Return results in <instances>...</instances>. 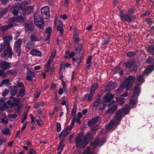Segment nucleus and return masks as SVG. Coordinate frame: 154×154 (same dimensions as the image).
<instances>
[{"mask_svg": "<svg viewBox=\"0 0 154 154\" xmlns=\"http://www.w3.org/2000/svg\"><path fill=\"white\" fill-rule=\"evenodd\" d=\"M130 108L128 105L126 104L121 110L116 112V126L120 124V122L124 116H122L123 113L125 115L127 114L129 112Z\"/></svg>", "mask_w": 154, "mask_h": 154, "instance_id": "obj_1", "label": "nucleus"}, {"mask_svg": "<svg viewBox=\"0 0 154 154\" xmlns=\"http://www.w3.org/2000/svg\"><path fill=\"white\" fill-rule=\"evenodd\" d=\"M154 70V65H152L149 66L143 72L142 74L140 75L137 79V81L139 83H143L145 81L144 76L147 75L151 72Z\"/></svg>", "mask_w": 154, "mask_h": 154, "instance_id": "obj_2", "label": "nucleus"}, {"mask_svg": "<svg viewBox=\"0 0 154 154\" xmlns=\"http://www.w3.org/2000/svg\"><path fill=\"white\" fill-rule=\"evenodd\" d=\"M84 136L82 134H79L76 137L75 143L76 146L79 148H84L88 143V142L84 139Z\"/></svg>", "mask_w": 154, "mask_h": 154, "instance_id": "obj_3", "label": "nucleus"}, {"mask_svg": "<svg viewBox=\"0 0 154 154\" xmlns=\"http://www.w3.org/2000/svg\"><path fill=\"white\" fill-rule=\"evenodd\" d=\"M135 79L134 75H130L125 79L124 82L122 83L125 86L126 91H128L132 87Z\"/></svg>", "mask_w": 154, "mask_h": 154, "instance_id": "obj_4", "label": "nucleus"}, {"mask_svg": "<svg viewBox=\"0 0 154 154\" xmlns=\"http://www.w3.org/2000/svg\"><path fill=\"white\" fill-rule=\"evenodd\" d=\"M35 23L39 28L43 29L44 27V23L42 19L38 14H35L34 16Z\"/></svg>", "mask_w": 154, "mask_h": 154, "instance_id": "obj_5", "label": "nucleus"}, {"mask_svg": "<svg viewBox=\"0 0 154 154\" xmlns=\"http://www.w3.org/2000/svg\"><path fill=\"white\" fill-rule=\"evenodd\" d=\"M12 51L10 46H9V43H7L6 49L5 50L3 53L1 54V56L3 58L8 59V57H12Z\"/></svg>", "mask_w": 154, "mask_h": 154, "instance_id": "obj_6", "label": "nucleus"}, {"mask_svg": "<svg viewBox=\"0 0 154 154\" xmlns=\"http://www.w3.org/2000/svg\"><path fill=\"white\" fill-rule=\"evenodd\" d=\"M22 42V40L20 39H18L16 41L14 44V49L16 52L18 56L20 55L21 53V45Z\"/></svg>", "mask_w": 154, "mask_h": 154, "instance_id": "obj_7", "label": "nucleus"}, {"mask_svg": "<svg viewBox=\"0 0 154 154\" xmlns=\"http://www.w3.org/2000/svg\"><path fill=\"white\" fill-rule=\"evenodd\" d=\"M120 17L123 21H127L128 22L131 21L136 18L135 16H130L129 14H121Z\"/></svg>", "mask_w": 154, "mask_h": 154, "instance_id": "obj_8", "label": "nucleus"}, {"mask_svg": "<svg viewBox=\"0 0 154 154\" xmlns=\"http://www.w3.org/2000/svg\"><path fill=\"white\" fill-rule=\"evenodd\" d=\"M128 94V93L126 92L124 94L121 95L120 97H116V101L118 103L119 105L121 106L125 102V99L124 97H127Z\"/></svg>", "mask_w": 154, "mask_h": 154, "instance_id": "obj_9", "label": "nucleus"}, {"mask_svg": "<svg viewBox=\"0 0 154 154\" xmlns=\"http://www.w3.org/2000/svg\"><path fill=\"white\" fill-rule=\"evenodd\" d=\"M49 8L48 7L46 6L42 8L41 13L44 18L45 19H48L49 17Z\"/></svg>", "mask_w": 154, "mask_h": 154, "instance_id": "obj_10", "label": "nucleus"}, {"mask_svg": "<svg viewBox=\"0 0 154 154\" xmlns=\"http://www.w3.org/2000/svg\"><path fill=\"white\" fill-rule=\"evenodd\" d=\"M0 67L4 70H7L10 69L11 67V63L8 62L1 60L0 63Z\"/></svg>", "mask_w": 154, "mask_h": 154, "instance_id": "obj_11", "label": "nucleus"}, {"mask_svg": "<svg viewBox=\"0 0 154 154\" xmlns=\"http://www.w3.org/2000/svg\"><path fill=\"white\" fill-rule=\"evenodd\" d=\"M140 93V86L138 84H137L134 88V93L132 98L138 97Z\"/></svg>", "mask_w": 154, "mask_h": 154, "instance_id": "obj_12", "label": "nucleus"}, {"mask_svg": "<svg viewBox=\"0 0 154 154\" xmlns=\"http://www.w3.org/2000/svg\"><path fill=\"white\" fill-rule=\"evenodd\" d=\"M35 76L34 73L30 70H28L26 73V80L31 82L32 80V79Z\"/></svg>", "mask_w": 154, "mask_h": 154, "instance_id": "obj_13", "label": "nucleus"}, {"mask_svg": "<svg viewBox=\"0 0 154 154\" xmlns=\"http://www.w3.org/2000/svg\"><path fill=\"white\" fill-rule=\"evenodd\" d=\"M98 98L96 99L93 103L92 106L93 109L95 110L97 109L98 106L100 105L101 102L100 101V95L98 94Z\"/></svg>", "mask_w": 154, "mask_h": 154, "instance_id": "obj_14", "label": "nucleus"}, {"mask_svg": "<svg viewBox=\"0 0 154 154\" xmlns=\"http://www.w3.org/2000/svg\"><path fill=\"white\" fill-rule=\"evenodd\" d=\"M25 30L27 31H32L34 28V25L31 22L25 23Z\"/></svg>", "mask_w": 154, "mask_h": 154, "instance_id": "obj_15", "label": "nucleus"}, {"mask_svg": "<svg viewBox=\"0 0 154 154\" xmlns=\"http://www.w3.org/2000/svg\"><path fill=\"white\" fill-rule=\"evenodd\" d=\"M113 96V95L110 93H107L103 97V102L105 103L109 102L112 99Z\"/></svg>", "mask_w": 154, "mask_h": 154, "instance_id": "obj_16", "label": "nucleus"}, {"mask_svg": "<svg viewBox=\"0 0 154 154\" xmlns=\"http://www.w3.org/2000/svg\"><path fill=\"white\" fill-rule=\"evenodd\" d=\"M116 125V121L115 119L111 120L109 123L106 126V128L107 130H110Z\"/></svg>", "mask_w": 154, "mask_h": 154, "instance_id": "obj_17", "label": "nucleus"}, {"mask_svg": "<svg viewBox=\"0 0 154 154\" xmlns=\"http://www.w3.org/2000/svg\"><path fill=\"white\" fill-rule=\"evenodd\" d=\"M138 97H135L132 98L130 101V105L132 109L135 107L137 105L138 103Z\"/></svg>", "mask_w": 154, "mask_h": 154, "instance_id": "obj_18", "label": "nucleus"}, {"mask_svg": "<svg viewBox=\"0 0 154 154\" xmlns=\"http://www.w3.org/2000/svg\"><path fill=\"white\" fill-rule=\"evenodd\" d=\"M99 118L100 117L97 116L93 118L92 119L88 122V125L89 126H92L98 121Z\"/></svg>", "mask_w": 154, "mask_h": 154, "instance_id": "obj_19", "label": "nucleus"}, {"mask_svg": "<svg viewBox=\"0 0 154 154\" xmlns=\"http://www.w3.org/2000/svg\"><path fill=\"white\" fill-rule=\"evenodd\" d=\"M30 54L34 56L41 57L42 56V53L36 49H34L31 50L30 52Z\"/></svg>", "mask_w": 154, "mask_h": 154, "instance_id": "obj_20", "label": "nucleus"}, {"mask_svg": "<svg viewBox=\"0 0 154 154\" xmlns=\"http://www.w3.org/2000/svg\"><path fill=\"white\" fill-rule=\"evenodd\" d=\"M79 34L77 32L74 31L73 33V38L75 43L77 45L79 42L80 39L78 37Z\"/></svg>", "mask_w": 154, "mask_h": 154, "instance_id": "obj_21", "label": "nucleus"}, {"mask_svg": "<svg viewBox=\"0 0 154 154\" xmlns=\"http://www.w3.org/2000/svg\"><path fill=\"white\" fill-rule=\"evenodd\" d=\"M9 89H11L10 93L12 95H15L17 92L18 89L16 86H11Z\"/></svg>", "mask_w": 154, "mask_h": 154, "instance_id": "obj_22", "label": "nucleus"}, {"mask_svg": "<svg viewBox=\"0 0 154 154\" xmlns=\"http://www.w3.org/2000/svg\"><path fill=\"white\" fill-rule=\"evenodd\" d=\"M82 45L79 44L77 48H75V51H77V54L80 56L83 53L82 50Z\"/></svg>", "mask_w": 154, "mask_h": 154, "instance_id": "obj_23", "label": "nucleus"}, {"mask_svg": "<svg viewBox=\"0 0 154 154\" xmlns=\"http://www.w3.org/2000/svg\"><path fill=\"white\" fill-rule=\"evenodd\" d=\"M29 38L32 41H39L41 40V38L38 37L37 35L34 34L31 35L30 36Z\"/></svg>", "mask_w": 154, "mask_h": 154, "instance_id": "obj_24", "label": "nucleus"}, {"mask_svg": "<svg viewBox=\"0 0 154 154\" xmlns=\"http://www.w3.org/2000/svg\"><path fill=\"white\" fill-rule=\"evenodd\" d=\"M26 94L25 88H21L17 94V97L19 96L23 97Z\"/></svg>", "mask_w": 154, "mask_h": 154, "instance_id": "obj_25", "label": "nucleus"}, {"mask_svg": "<svg viewBox=\"0 0 154 154\" xmlns=\"http://www.w3.org/2000/svg\"><path fill=\"white\" fill-rule=\"evenodd\" d=\"M124 87H125V86L122 83L120 85L117 90L116 91V94H120L123 91Z\"/></svg>", "mask_w": 154, "mask_h": 154, "instance_id": "obj_26", "label": "nucleus"}, {"mask_svg": "<svg viewBox=\"0 0 154 154\" xmlns=\"http://www.w3.org/2000/svg\"><path fill=\"white\" fill-rule=\"evenodd\" d=\"M14 26V25L12 24H10L9 25L5 26H2L1 29L3 31H5L9 29L12 28Z\"/></svg>", "mask_w": 154, "mask_h": 154, "instance_id": "obj_27", "label": "nucleus"}, {"mask_svg": "<svg viewBox=\"0 0 154 154\" xmlns=\"http://www.w3.org/2000/svg\"><path fill=\"white\" fill-rule=\"evenodd\" d=\"M5 43L7 46V43H9V46H10V41L12 40V37L11 36H7L5 37Z\"/></svg>", "mask_w": 154, "mask_h": 154, "instance_id": "obj_28", "label": "nucleus"}, {"mask_svg": "<svg viewBox=\"0 0 154 154\" xmlns=\"http://www.w3.org/2000/svg\"><path fill=\"white\" fill-rule=\"evenodd\" d=\"M98 142H99V140L97 139L95 141H91L90 145L91 146H93L94 148H95L97 145H99Z\"/></svg>", "mask_w": 154, "mask_h": 154, "instance_id": "obj_29", "label": "nucleus"}, {"mask_svg": "<svg viewBox=\"0 0 154 154\" xmlns=\"http://www.w3.org/2000/svg\"><path fill=\"white\" fill-rule=\"evenodd\" d=\"M63 27V23H60L59 24L57 27V30L58 31H59L60 32V35H63V29L62 28Z\"/></svg>", "mask_w": 154, "mask_h": 154, "instance_id": "obj_30", "label": "nucleus"}, {"mask_svg": "<svg viewBox=\"0 0 154 154\" xmlns=\"http://www.w3.org/2000/svg\"><path fill=\"white\" fill-rule=\"evenodd\" d=\"M134 63V61H130L125 64V67L128 68H130L132 66Z\"/></svg>", "mask_w": 154, "mask_h": 154, "instance_id": "obj_31", "label": "nucleus"}, {"mask_svg": "<svg viewBox=\"0 0 154 154\" xmlns=\"http://www.w3.org/2000/svg\"><path fill=\"white\" fill-rule=\"evenodd\" d=\"M69 126H68L66 127V129L64 130H63L62 131V134L63 136V137H65L69 133Z\"/></svg>", "mask_w": 154, "mask_h": 154, "instance_id": "obj_32", "label": "nucleus"}, {"mask_svg": "<svg viewBox=\"0 0 154 154\" xmlns=\"http://www.w3.org/2000/svg\"><path fill=\"white\" fill-rule=\"evenodd\" d=\"M136 55V53L135 52L129 51L126 53L127 56L129 57L133 58Z\"/></svg>", "mask_w": 154, "mask_h": 154, "instance_id": "obj_33", "label": "nucleus"}, {"mask_svg": "<svg viewBox=\"0 0 154 154\" xmlns=\"http://www.w3.org/2000/svg\"><path fill=\"white\" fill-rule=\"evenodd\" d=\"M93 93L92 91H90L89 95L86 94L85 95V97H88L87 101H91L93 97Z\"/></svg>", "mask_w": 154, "mask_h": 154, "instance_id": "obj_34", "label": "nucleus"}, {"mask_svg": "<svg viewBox=\"0 0 154 154\" xmlns=\"http://www.w3.org/2000/svg\"><path fill=\"white\" fill-rule=\"evenodd\" d=\"M147 51L149 53L154 52V45L149 46L147 48Z\"/></svg>", "mask_w": 154, "mask_h": 154, "instance_id": "obj_35", "label": "nucleus"}, {"mask_svg": "<svg viewBox=\"0 0 154 154\" xmlns=\"http://www.w3.org/2000/svg\"><path fill=\"white\" fill-rule=\"evenodd\" d=\"M33 11V7L32 6H29L26 9V14H29L32 12Z\"/></svg>", "mask_w": 154, "mask_h": 154, "instance_id": "obj_36", "label": "nucleus"}, {"mask_svg": "<svg viewBox=\"0 0 154 154\" xmlns=\"http://www.w3.org/2000/svg\"><path fill=\"white\" fill-rule=\"evenodd\" d=\"M17 101V102H20V99H15L14 97L13 96H11L10 97V100H8V103H11V101Z\"/></svg>", "mask_w": 154, "mask_h": 154, "instance_id": "obj_37", "label": "nucleus"}, {"mask_svg": "<svg viewBox=\"0 0 154 154\" xmlns=\"http://www.w3.org/2000/svg\"><path fill=\"white\" fill-rule=\"evenodd\" d=\"M92 134H91L88 133L84 137V139L88 142V140H90L91 138Z\"/></svg>", "mask_w": 154, "mask_h": 154, "instance_id": "obj_38", "label": "nucleus"}, {"mask_svg": "<svg viewBox=\"0 0 154 154\" xmlns=\"http://www.w3.org/2000/svg\"><path fill=\"white\" fill-rule=\"evenodd\" d=\"M98 85L97 83H96L93 85L91 87V91H92V92L94 93V91L98 88Z\"/></svg>", "mask_w": 154, "mask_h": 154, "instance_id": "obj_39", "label": "nucleus"}, {"mask_svg": "<svg viewBox=\"0 0 154 154\" xmlns=\"http://www.w3.org/2000/svg\"><path fill=\"white\" fill-rule=\"evenodd\" d=\"M44 104L43 102H41L38 103H36L34 106V108H37L40 106H44Z\"/></svg>", "mask_w": 154, "mask_h": 154, "instance_id": "obj_40", "label": "nucleus"}, {"mask_svg": "<svg viewBox=\"0 0 154 154\" xmlns=\"http://www.w3.org/2000/svg\"><path fill=\"white\" fill-rule=\"evenodd\" d=\"M99 106V109L100 110H103L105 108L106 105L105 103L101 102Z\"/></svg>", "mask_w": 154, "mask_h": 154, "instance_id": "obj_41", "label": "nucleus"}, {"mask_svg": "<svg viewBox=\"0 0 154 154\" xmlns=\"http://www.w3.org/2000/svg\"><path fill=\"white\" fill-rule=\"evenodd\" d=\"M115 110H116V106L114 105L111 108L108 109L107 112L109 114L111 113H112Z\"/></svg>", "mask_w": 154, "mask_h": 154, "instance_id": "obj_42", "label": "nucleus"}, {"mask_svg": "<svg viewBox=\"0 0 154 154\" xmlns=\"http://www.w3.org/2000/svg\"><path fill=\"white\" fill-rule=\"evenodd\" d=\"M8 75H15L17 73L16 71L13 70H9L7 71Z\"/></svg>", "mask_w": 154, "mask_h": 154, "instance_id": "obj_43", "label": "nucleus"}, {"mask_svg": "<svg viewBox=\"0 0 154 154\" xmlns=\"http://www.w3.org/2000/svg\"><path fill=\"white\" fill-rule=\"evenodd\" d=\"M81 56H80L79 57L77 58V59L75 58H73L72 59L73 61L74 62H76L77 63L78 65H79L81 62Z\"/></svg>", "mask_w": 154, "mask_h": 154, "instance_id": "obj_44", "label": "nucleus"}, {"mask_svg": "<svg viewBox=\"0 0 154 154\" xmlns=\"http://www.w3.org/2000/svg\"><path fill=\"white\" fill-rule=\"evenodd\" d=\"M8 11V9L5 8L4 10L0 12V19L2 16L5 14Z\"/></svg>", "mask_w": 154, "mask_h": 154, "instance_id": "obj_45", "label": "nucleus"}, {"mask_svg": "<svg viewBox=\"0 0 154 154\" xmlns=\"http://www.w3.org/2000/svg\"><path fill=\"white\" fill-rule=\"evenodd\" d=\"M82 154H94L93 152H90L89 148L87 147L85 151Z\"/></svg>", "mask_w": 154, "mask_h": 154, "instance_id": "obj_46", "label": "nucleus"}, {"mask_svg": "<svg viewBox=\"0 0 154 154\" xmlns=\"http://www.w3.org/2000/svg\"><path fill=\"white\" fill-rule=\"evenodd\" d=\"M24 17L21 16L17 17V22H22L24 20Z\"/></svg>", "mask_w": 154, "mask_h": 154, "instance_id": "obj_47", "label": "nucleus"}, {"mask_svg": "<svg viewBox=\"0 0 154 154\" xmlns=\"http://www.w3.org/2000/svg\"><path fill=\"white\" fill-rule=\"evenodd\" d=\"M57 131L58 132H60L61 131V126L60 123H57L56 124Z\"/></svg>", "mask_w": 154, "mask_h": 154, "instance_id": "obj_48", "label": "nucleus"}, {"mask_svg": "<svg viewBox=\"0 0 154 154\" xmlns=\"http://www.w3.org/2000/svg\"><path fill=\"white\" fill-rule=\"evenodd\" d=\"M5 44L2 43L0 44V52H2L4 50L5 47Z\"/></svg>", "mask_w": 154, "mask_h": 154, "instance_id": "obj_49", "label": "nucleus"}, {"mask_svg": "<svg viewBox=\"0 0 154 154\" xmlns=\"http://www.w3.org/2000/svg\"><path fill=\"white\" fill-rule=\"evenodd\" d=\"M106 140V138L105 137H103L101 140L100 141L99 140V142H98L99 145V146H101V145H103L105 142Z\"/></svg>", "mask_w": 154, "mask_h": 154, "instance_id": "obj_50", "label": "nucleus"}, {"mask_svg": "<svg viewBox=\"0 0 154 154\" xmlns=\"http://www.w3.org/2000/svg\"><path fill=\"white\" fill-rule=\"evenodd\" d=\"M17 116L16 114H9L8 115V117L9 119H15L17 117Z\"/></svg>", "mask_w": 154, "mask_h": 154, "instance_id": "obj_51", "label": "nucleus"}, {"mask_svg": "<svg viewBox=\"0 0 154 154\" xmlns=\"http://www.w3.org/2000/svg\"><path fill=\"white\" fill-rule=\"evenodd\" d=\"M17 87H20L21 88H25L24 85L23 83L22 82H19L17 85L16 86Z\"/></svg>", "mask_w": 154, "mask_h": 154, "instance_id": "obj_52", "label": "nucleus"}, {"mask_svg": "<svg viewBox=\"0 0 154 154\" xmlns=\"http://www.w3.org/2000/svg\"><path fill=\"white\" fill-rule=\"evenodd\" d=\"M9 83V79H5L3 80L2 81V84H8Z\"/></svg>", "mask_w": 154, "mask_h": 154, "instance_id": "obj_53", "label": "nucleus"}, {"mask_svg": "<svg viewBox=\"0 0 154 154\" xmlns=\"http://www.w3.org/2000/svg\"><path fill=\"white\" fill-rule=\"evenodd\" d=\"M56 55V50L54 49L53 50V52L52 53L51 56L49 58L53 60V58Z\"/></svg>", "mask_w": 154, "mask_h": 154, "instance_id": "obj_54", "label": "nucleus"}, {"mask_svg": "<svg viewBox=\"0 0 154 154\" xmlns=\"http://www.w3.org/2000/svg\"><path fill=\"white\" fill-rule=\"evenodd\" d=\"M52 61V60L49 58L48 60L46 63L45 66V67H49V66L50 65V64Z\"/></svg>", "mask_w": 154, "mask_h": 154, "instance_id": "obj_55", "label": "nucleus"}, {"mask_svg": "<svg viewBox=\"0 0 154 154\" xmlns=\"http://www.w3.org/2000/svg\"><path fill=\"white\" fill-rule=\"evenodd\" d=\"M9 91L8 89H5L2 93V96L5 97L8 93Z\"/></svg>", "mask_w": 154, "mask_h": 154, "instance_id": "obj_56", "label": "nucleus"}, {"mask_svg": "<svg viewBox=\"0 0 154 154\" xmlns=\"http://www.w3.org/2000/svg\"><path fill=\"white\" fill-rule=\"evenodd\" d=\"M52 28L50 27L47 28L45 30V32L49 35L51 33Z\"/></svg>", "mask_w": 154, "mask_h": 154, "instance_id": "obj_57", "label": "nucleus"}, {"mask_svg": "<svg viewBox=\"0 0 154 154\" xmlns=\"http://www.w3.org/2000/svg\"><path fill=\"white\" fill-rule=\"evenodd\" d=\"M36 121L39 126H41L43 124L42 121L41 119H38Z\"/></svg>", "mask_w": 154, "mask_h": 154, "instance_id": "obj_58", "label": "nucleus"}, {"mask_svg": "<svg viewBox=\"0 0 154 154\" xmlns=\"http://www.w3.org/2000/svg\"><path fill=\"white\" fill-rule=\"evenodd\" d=\"M32 48V45L31 44L27 43L26 44V48L29 50L31 49Z\"/></svg>", "mask_w": 154, "mask_h": 154, "instance_id": "obj_59", "label": "nucleus"}, {"mask_svg": "<svg viewBox=\"0 0 154 154\" xmlns=\"http://www.w3.org/2000/svg\"><path fill=\"white\" fill-rule=\"evenodd\" d=\"M146 21L148 23V24H149V26H150V25L152 23V22L151 20V19L150 18L146 19Z\"/></svg>", "mask_w": 154, "mask_h": 154, "instance_id": "obj_60", "label": "nucleus"}, {"mask_svg": "<svg viewBox=\"0 0 154 154\" xmlns=\"http://www.w3.org/2000/svg\"><path fill=\"white\" fill-rule=\"evenodd\" d=\"M92 59V57L91 56H89L87 59V64H91V62Z\"/></svg>", "mask_w": 154, "mask_h": 154, "instance_id": "obj_61", "label": "nucleus"}, {"mask_svg": "<svg viewBox=\"0 0 154 154\" xmlns=\"http://www.w3.org/2000/svg\"><path fill=\"white\" fill-rule=\"evenodd\" d=\"M9 21L11 22L17 21V17H13L9 18Z\"/></svg>", "mask_w": 154, "mask_h": 154, "instance_id": "obj_62", "label": "nucleus"}, {"mask_svg": "<svg viewBox=\"0 0 154 154\" xmlns=\"http://www.w3.org/2000/svg\"><path fill=\"white\" fill-rule=\"evenodd\" d=\"M150 14V13L149 11H147L145 12V13L141 14V16L143 17L144 16H147L149 15Z\"/></svg>", "mask_w": 154, "mask_h": 154, "instance_id": "obj_63", "label": "nucleus"}, {"mask_svg": "<svg viewBox=\"0 0 154 154\" xmlns=\"http://www.w3.org/2000/svg\"><path fill=\"white\" fill-rule=\"evenodd\" d=\"M134 9L133 8H131L128 10V14H129V15H130L134 13Z\"/></svg>", "mask_w": 154, "mask_h": 154, "instance_id": "obj_64", "label": "nucleus"}]
</instances>
